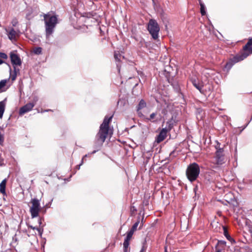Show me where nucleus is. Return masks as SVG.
Masks as SVG:
<instances>
[{"label": "nucleus", "instance_id": "nucleus-2", "mask_svg": "<svg viewBox=\"0 0 252 252\" xmlns=\"http://www.w3.org/2000/svg\"><path fill=\"white\" fill-rule=\"evenodd\" d=\"M113 115L110 117L106 116L103 123L100 125L98 132L95 136V142L101 146L104 142L108 134L109 129V124L111 122Z\"/></svg>", "mask_w": 252, "mask_h": 252}, {"label": "nucleus", "instance_id": "nucleus-3", "mask_svg": "<svg viewBox=\"0 0 252 252\" xmlns=\"http://www.w3.org/2000/svg\"><path fill=\"white\" fill-rule=\"evenodd\" d=\"M45 22L46 36L47 39L49 38L54 32V29L58 23V18L56 15H51L46 14L44 15Z\"/></svg>", "mask_w": 252, "mask_h": 252}, {"label": "nucleus", "instance_id": "nucleus-12", "mask_svg": "<svg viewBox=\"0 0 252 252\" xmlns=\"http://www.w3.org/2000/svg\"><path fill=\"white\" fill-rule=\"evenodd\" d=\"M9 81V79H3L0 81V92H2L5 91L8 87L10 86V85L6 87L7 83Z\"/></svg>", "mask_w": 252, "mask_h": 252}, {"label": "nucleus", "instance_id": "nucleus-40", "mask_svg": "<svg viewBox=\"0 0 252 252\" xmlns=\"http://www.w3.org/2000/svg\"><path fill=\"white\" fill-rule=\"evenodd\" d=\"M39 224L41 223V220H39Z\"/></svg>", "mask_w": 252, "mask_h": 252}, {"label": "nucleus", "instance_id": "nucleus-15", "mask_svg": "<svg viewBox=\"0 0 252 252\" xmlns=\"http://www.w3.org/2000/svg\"><path fill=\"white\" fill-rule=\"evenodd\" d=\"M7 182V179H3L2 182L0 184V192L3 195H6L5 192V187L6 184Z\"/></svg>", "mask_w": 252, "mask_h": 252}, {"label": "nucleus", "instance_id": "nucleus-11", "mask_svg": "<svg viewBox=\"0 0 252 252\" xmlns=\"http://www.w3.org/2000/svg\"><path fill=\"white\" fill-rule=\"evenodd\" d=\"M146 103L143 99H141L138 105L137 106V112L138 114V115L139 117H144V115L143 114L142 112L141 111V110L145 107H146Z\"/></svg>", "mask_w": 252, "mask_h": 252}, {"label": "nucleus", "instance_id": "nucleus-32", "mask_svg": "<svg viewBox=\"0 0 252 252\" xmlns=\"http://www.w3.org/2000/svg\"><path fill=\"white\" fill-rule=\"evenodd\" d=\"M175 153H176V152H175V151H172V152L170 153V156L176 157V155H175Z\"/></svg>", "mask_w": 252, "mask_h": 252}, {"label": "nucleus", "instance_id": "nucleus-9", "mask_svg": "<svg viewBox=\"0 0 252 252\" xmlns=\"http://www.w3.org/2000/svg\"><path fill=\"white\" fill-rule=\"evenodd\" d=\"M172 128V126L171 124H169L168 127L162 128V130L160 131L159 134L157 136L156 141L158 143H159L163 141L166 137L167 132L170 130Z\"/></svg>", "mask_w": 252, "mask_h": 252}, {"label": "nucleus", "instance_id": "nucleus-1", "mask_svg": "<svg viewBox=\"0 0 252 252\" xmlns=\"http://www.w3.org/2000/svg\"><path fill=\"white\" fill-rule=\"evenodd\" d=\"M251 54H252V38L249 39L247 43L243 47V53L230 58L226 63L224 68L227 70H230L235 63L243 61Z\"/></svg>", "mask_w": 252, "mask_h": 252}, {"label": "nucleus", "instance_id": "nucleus-31", "mask_svg": "<svg viewBox=\"0 0 252 252\" xmlns=\"http://www.w3.org/2000/svg\"><path fill=\"white\" fill-rule=\"evenodd\" d=\"M86 157H87V155H85L84 156H83V157L82 158V160H81V163H80L79 165H78V169L80 168V165H82V164H83V160H84V159Z\"/></svg>", "mask_w": 252, "mask_h": 252}, {"label": "nucleus", "instance_id": "nucleus-7", "mask_svg": "<svg viewBox=\"0 0 252 252\" xmlns=\"http://www.w3.org/2000/svg\"><path fill=\"white\" fill-rule=\"evenodd\" d=\"M32 206L30 209V212L32 218H34L38 216L39 213L41 210V206L39 200L36 198H32L31 200Z\"/></svg>", "mask_w": 252, "mask_h": 252}, {"label": "nucleus", "instance_id": "nucleus-28", "mask_svg": "<svg viewBox=\"0 0 252 252\" xmlns=\"http://www.w3.org/2000/svg\"><path fill=\"white\" fill-rule=\"evenodd\" d=\"M11 24L13 27H15L18 24L17 20L16 18L13 19L11 21Z\"/></svg>", "mask_w": 252, "mask_h": 252}, {"label": "nucleus", "instance_id": "nucleus-35", "mask_svg": "<svg viewBox=\"0 0 252 252\" xmlns=\"http://www.w3.org/2000/svg\"><path fill=\"white\" fill-rule=\"evenodd\" d=\"M4 62L1 59H0V65L4 63Z\"/></svg>", "mask_w": 252, "mask_h": 252}, {"label": "nucleus", "instance_id": "nucleus-6", "mask_svg": "<svg viewBox=\"0 0 252 252\" xmlns=\"http://www.w3.org/2000/svg\"><path fill=\"white\" fill-rule=\"evenodd\" d=\"M147 30L153 39H157L158 38L160 28L156 20L153 19L149 20Z\"/></svg>", "mask_w": 252, "mask_h": 252}, {"label": "nucleus", "instance_id": "nucleus-20", "mask_svg": "<svg viewBox=\"0 0 252 252\" xmlns=\"http://www.w3.org/2000/svg\"><path fill=\"white\" fill-rule=\"evenodd\" d=\"M139 222H140V218H139L138 220L132 225L130 231H132V232L134 233V231L136 230L137 227H138Z\"/></svg>", "mask_w": 252, "mask_h": 252}, {"label": "nucleus", "instance_id": "nucleus-27", "mask_svg": "<svg viewBox=\"0 0 252 252\" xmlns=\"http://www.w3.org/2000/svg\"><path fill=\"white\" fill-rule=\"evenodd\" d=\"M0 58L3 59H7L8 57L6 54L0 52Z\"/></svg>", "mask_w": 252, "mask_h": 252}, {"label": "nucleus", "instance_id": "nucleus-37", "mask_svg": "<svg viewBox=\"0 0 252 252\" xmlns=\"http://www.w3.org/2000/svg\"><path fill=\"white\" fill-rule=\"evenodd\" d=\"M31 227L33 229H36L37 227H32V226H31Z\"/></svg>", "mask_w": 252, "mask_h": 252}, {"label": "nucleus", "instance_id": "nucleus-19", "mask_svg": "<svg viewBox=\"0 0 252 252\" xmlns=\"http://www.w3.org/2000/svg\"><path fill=\"white\" fill-rule=\"evenodd\" d=\"M223 233L224 236L226 237V238L227 239V240H229L230 241L232 242H235L234 240L231 237V236L228 234V232L227 230V229L225 227H223Z\"/></svg>", "mask_w": 252, "mask_h": 252}, {"label": "nucleus", "instance_id": "nucleus-16", "mask_svg": "<svg viewBox=\"0 0 252 252\" xmlns=\"http://www.w3.org/2000/svg\"><path fill=\"white\" fill-rule=\"evenodd\" d=\"M192 83L194 87H195L197 90H198L201 93H203L202 91L203 86L201 84L197 82L195 80L192 81Z\"/></svg>", "mask_w": 252, "mask_h": 252}, {"label": "nucleus", "instance_id": "nucleus-30", "mask_svg": "<svg viewBox=\"0 0 252 252\" xmlns=\"http://www.w3.org/2000/svg\"><path fill=\"white\" fill-rule=\"evenodd\" d=\"M172 85L173 86L174 89L177 91L178 92L179 91V87L178 84H172Z\"/></svg>", "mask_w": 252, "mask_h": 252}, {"label": "nucleus", "instance_id": "nucleus-34", "mask_svg": "<svg viewBox=\"0 0 252 252\" xmlns=\"http://www.w3.org/2000/svg\"><path fill=\"white\" fill-rule=\"evenodd\" d=\"M216 252H221V249H218L217 247H216Z\"/></svg>", "mask_w": 252, "mask_h": 252}, {"label": "nucleus", "instance_id": "nucleus-23", "mask_svg": "<svg viewBox=\"0 0 252 252\" xmlns=\"http://www.w3.org/2000/svg\"><path fill=\"white\" fill-rule=\"evenodd\" d=\"M133 233H134L133 232H132V231H130V230L128 232H127V235H126L125 240L129 241L130 240L131 238H132V236Z\"/></svg>", "mask_w": 252, "mask_h": 252}, {"label": "nucleus", "instance_id": "nucleus-22", "mask_svg": "<svg viewBox=\"0 0 252 252\" xmlns=\"http://www.w3.org/2000/svg\"><path fill=\"white\" fill-rule=\"evenodd\" d=\"M42 49L41 47H35L33 50V52L36 55H40L42 53Z\"/></svg>", "mask_w": 252, "mask_h": 252}, {"label": "nucleus", "instance_id": "nucleus-13", "mask_svg": "<svg viewBox=\"0 0 252 252\" xmlns=\"http://www.w3.org/2000/svg\"><path fill=\"white\" fill-rule=\"evenodd\" d=\"M19 71H20V69L19 68H17V67H14V68H13V71L12 72V70H11V69L10 68V77H9V79L10 78L11 79L12 81H14L16 78V76H17V74L19 72Z\"/></svg>", "mask_w": 252, "mask_h": 252}, {"label": "nucleus", "instance_id": "nucleus-38", "mask_svg": "<svg viewBox=\"0 0 252 252\" xmlns=\"http://www.w3.org/2000/svg\"><path fill=\"white\" fill-rule=\"evenodd\" d=\"M164 252H167V248L166 247L164 248Z\"/></svg>", "mask_w": 252, "mask_h": 252}, {"label": "nucleus", "instance_id": "nucleus-14", "mask_svg": "<svg viewBox=\"0 0 252 252\" xmlns=\"http://www.w3.org/2000/svg\"><path fill=\"white\" fill-rule=\"evenodd\" d=\"M6 31L7 33V35L9 39L15 40L16 38V32L14 29L12 28L9 31L6 29Z\"/></svg>", "mask_w": 252, "mask_h": 252}, {"label": "nucleus", "instance_id": "nucleus-36", "mask_svg": "<svg viewBox=\"0 0 252 252\" xmlns=\"http://www.w3.org/2000/svg\"><path fill=\"white\" fill-rule=\"evenodd\" d=\"M144 251H145V249H144V247H143L140 252H143Z\"/></svg>", "mask_w": 252, "mask_h": 252}, {"label": "nucleus", "instance_id": "nucleus-25", "mask_svg": "<svg viewBox=\"0 0 252 252\" xmlns=\"http://www.w3.org/2000/svg\"><path fill=\"white\" fill-rule=\"evenodd\" d=\"M200 12L202 15H205L206 14V12L205 10V6L203 3H200Z\"/></svg>", "mask_w": 252, "mask_h": 252}, {"label": "nucleus", "instance_id": "nucleus-4", "mask_svg": "<svg viewBox=\"0 0 252 252\" xmlns=\"http://www.w3.org/2000/svg\"><path fill=\"white\" fill-rule=\"evenodd\" d=\"M200 173V168L198 164L195 162L190 164L187 167L186 175L189 180L192 182L198 177Z\"/></svg>", "mask_w": 252, "mask_h": 252}, {"label": "nucleus", "instance_id": "nucleus-26", "mask_svg": "<svg viewBox=\"0 0 252 252\" xmlns=\"http://www.w3.org/2000/svg\"><path fill=\"white\" fill-rule=\"evenodd\" d=\"M226 244V242L222 240H219L218 242L217 245L216 247L218 248V246H220L222 247H224Z\"/></svg>", "mask_w": 252, "mask_h": 252}, {"label": "nucleus", "instance_id": "nucleus-5", "mask_svg": "<svg viewBox=\"0 0 252 252\" xmlns=\"http://www.w3.org/2000/svg\"><path fill=\"white\" fill-rule=\"evenodd\" d=\"M217 151L215 156L212 158L211 163L214 164L213 168L217 167L218 166L223 164L225 162V158L223 154V148H218L216 146Z\"/></svg>", "mask_w": 252, "mask_h": 252}, {"label": "nucleus", "instance_id": "nucleus-33", "mask_svg": "<svg viewBox=\"0 0 252 252\" xmlns=\"http://www.w3.org/2000/svg\"><path fill=\"white\" fill-rule=\"evenodd\" d=\"M36 230L38 231V233H39L40 235H41V234H42V231H43V230H41L40 228H37H37H36Z\"/></svg>", "mask_w": 252, "mask_h": 252}, {"label": "nucleus", "instance_id": "nucleus-41", "mask_svg": "<svg viewBox=\"0 0 252 252\" xmlns=\"http://www.w3.org/2000/svg\"><path fill=\"white\" fill-rule=\"evenodd\" d=\"M51 111V110H46V111Z\"/></svg>", "mask_w": 252, "mask_h": 252}, {"label": "nucleus", "instance_id": "nucleus-39", "mask_svg": "<svg viewBox=\"0 0 252 252\" xmlns=\"http://www.w3.org/2000/svg\"><path fill=\"white\" fill-rule=\"evenodd\" d=\"M119 63H118L117 64V66L118 68L119 67Z\"/></svg>", "mask_w": 252, "mask_h": 252}, {"label": "nucleus", "instance_id": "nucleus-18", "mask_svg": "<svg viewBox=\"0 0 252 252\" xmlns=\"http://www.w3.org/2000/svg\"><path fill=\"white\" fill-rule=\"evenodd\" d=\"M5 104L4 101L0 102V118H2L5 110Z\"/></svg>", "mask_w": 252, "mask_h": 252}, {"label": "nucleus", "instance_id": "nucleus-8", "mask_svg": "<svg viewBox=\"0 0 252 252\" xmlns=\"http://www.w3.org/2000/svg\"><path fill=\"white\" fill-rule=\"evenodd\" d=\"M38 97L35 96L34 97L33 99V101L32 102H30L27 103L26 105L22 107L19 110V114L23 115L25 113L30 111L33 108V107L35 105L36 103L38 101Z\"/></svg>", "mask_w": 252, "mask_h": 252}, {"label": "nucleus", "instance_id": "nucleus-10", "mask_svg": "<svg viewBox=\"0 0 252 252\" xmlns=\"http://www.w3.org/2000/svg\"><path fill=\"white\" fill-rule=\"evenodd\" d=\"M10 58L12 64L14 67L21 66L22 64V61L19 56L15 52H11L10 53Z\"/></svg>", "mask_w": 252, "mask_h": 252}, {"label": "nucleus", "instance_id": "nucleus-21", "mask_svg": "<svg viewBox=\"0 0 252 252\" xmlns=\"http://www.w3.org/2000/svg\"><path fill=\"white\" fill-rule=\"evenodd\" d=\"M129 245V241H124L123 243L124 252H128V248Z\"/></svg>", "mask_w": 252, "mask_h": 252}, {"label": "nucleus", "instance_id": "nucleus-17", "mask_svg": "<svg viewBox=\"0 0 252 252\" xmlns=\"http://www.w3.org/2000/svg\"><path fill=\"white\" fill-rule=\"evenodd\" d=\"M157 115V113H153L150 115V117L149 118H146L145 116H144V117H142V118L148 121H150L152 122H155L157 121V120H155Z\"/></svg>", "mask_w": 252, "mask_h": 252}, {"label": "nucleus", "instance_id": "nucleus-29", "mask_svg": "<svg viewBox=\"0 0 252 252\" xmlns=\"http://www.w3.org/2000/svg\"><path fill=\"white\" fill-rule=\"evenodd\" d=\"M4 141L3 135L0 133V145H2Z\"/></svg>", "mask_w": 252, "mask_h": 252}, {"label": "nucleus", "instance_id": "nucleus-24", "mask_svg": "<svg viewBox=\"0 0 252 252\" xmlns=\"http://www.w3.org/2000/svg\"><path fill=\"white\" fill-rule=\"evenodd\" d=\"M121 57H122V55L120 53H115L114 58L116 62H120L121 61Z\"/></svg>", "mask_w": 252, "mask_h": 252}]
</instances>
